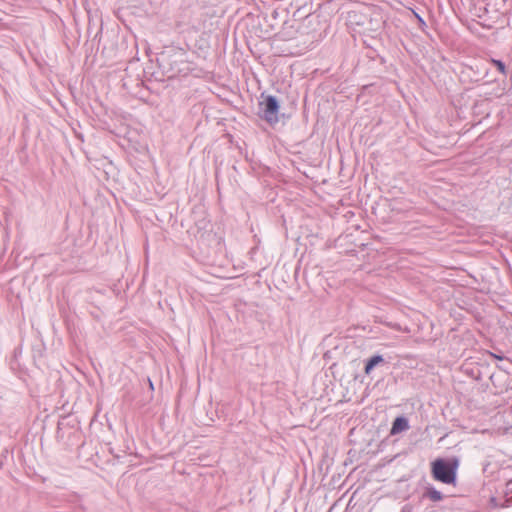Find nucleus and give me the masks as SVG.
I'll return each mask as SVG.
<instances>
[{
  "mask_svg": "<svg viewBox=\"0 0 512 512\" xmlns=\"http://www.w3.org/2000/svg\"><path fill=\"white\" fill-rule=\"evenodd\" d=\"M457 463L444 459H437L432 464L433 477L445 484H452L456 480Z\"/></svg>",
  "mask_w": 512,
  "mask_h": 512,
  "instance_id": "1",
  "label": "nucleus"
},
{
  "mask_svg": "<svg viewBox=\"0 0 512 512\" xmlns=\"http://www.w3.org/2000/svg\"><path fill=\"white\" fill-rule=\"evenodd\" d=\"M261 117L269 124H276L279 121V101L276 96L268 95L260 102Z\"/></svg>",
  "mask_w": 512,
  "mask_h": 512,
  "instance_id": "2",
  "label": "nucleus"
},
{
  "mask_svg": "<svg viewBox=\"0 0 512 512\" xmlns=\"http://www.w3.org/2000/svg\"><path fill=\"white\" fill-rule=\"evenodd\" d=\"M408 429H409V421H408V419L403 417V416H400V417H397L393 421L390 434L391 435H396V434H399V433H401L403 431H406Z\"/></svg>",
  "mask_w": 512,
  "mask_h": 512,
  "instance_id": "3",
  "label": "nucleus"
},
{
  "mask_svg": "<svg viewBox=\"0 0 512 512\" xmlns=\"http://www.w3.org/2000/svg\"><path fill=\"white\" fill-rule=\"evenodd\" d=\"M384 362H385V360L382 355H373L366 361L365 368H364L365 374L369 375L372 372V370L374 369V367H376L377 365L384 363Z\"/></svg>",
  "mask_w": 512,
  "mask_h": 512,
  "instance_id": "4",
  "label": "nucleus"
},
{
  "mask_svg": "<svg viewBox=\"0 0 512 512\" xmlns=\"http://www.w3.org/2000/svg\"><path fill=\"white\" fill-rule=\"evenodd\" d=\"M426 496L433 502L440 501L443 498L442 493L435 489L434 487L427 488Z\"/></svg>",
  "mask_w": 512,
  "mask_h": 512,
  "instance_id": "5",
  "label": "nucleus"
},
{
  "mask_svg": "<svg viewBox=\"0 0 512 512\" xmlns=\"http://www.w3.org/2000/svg\"><path fill=\"white\" fill-rule=\"evenodd\" d=\"M492 63L497 67L499 72L503 75H506V67L505 64L501 60L492 59Z\"/></svg>",
  "mask_w": 512,
  "mask_h": 512,
  "instance_id": "6",
  "label": "nucleus"
},
{
  "mask_svg": "<svg viewBox=\"0 0 512 512\" xmlns=\"http://www.w3.org/2000/svg\"><path fill=\"white\" fill-rule=\"evenodd\" d=\"M415 16L418 19V22H419L421 27L426 25L425 21L423 20V18L419 14L415 13Z\"/></svg>",
  "mask_w": 512,
  "mask_h": 512,
  "instance_id": "7",
  "label": "nucleus"
},
{
  "mask_svg": "<svg viewBox=\"0 0 512 512\" xmlns=\"http://www.w3.org/2000/svg\"><path fill=\"white\" fill-rule=\"evenodd\" d=\"M491 356H492V357H494V358H497V359H499V360H502V359H503V357H502V356L496 355V354H494V353H491Z\"/></svg>",
  "mask_w": 512,
  "mask_h": 512,
  "instance_id": "8",
  "label": "nucleus"
}]
</instances>
